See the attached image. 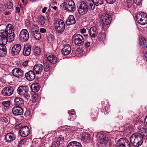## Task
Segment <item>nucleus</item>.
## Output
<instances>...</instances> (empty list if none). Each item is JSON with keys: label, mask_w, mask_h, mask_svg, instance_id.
I'll return each mask as SVG.
<instances>
[{"label": "nucleus", "mask_w": 147, "mask_h": 147, "mask_svg": "<svg viewBox=\"0 0 147 147\" xmlns=\"http://www.w3.org/2000/svg\"><path fill=\"white\" fill-rule=\"evenodd\" d=\"M14 30L10 24H7L5 30H0V43L3 42L5 44L8 41L11 42L13 41L15 38Z\"/></svg>", "instance_id": "nucleus-1"}, {"label": "nucleus", "mask_w": 147, "mask_h": 147, "mask_svg": "<svg viewBox=\"0 0 147 147\" xmlns=\"http://www.w3.org/2000/svg\"><path fill=\"white\" fill-rule=\"evenodd\" d=\"M130 142L134 146L139 147L141 145L143 142L142 133L136 132L132 134L130 137Z\"/></svg>", "instance_id": "nucleus-2"}, {"label": "nucleus", "mask_w": 147, "mask_h": 147, "mask_svg": "<svg viewBox=\"0 0 147 147\" xmlns=\"http://www.w3.org/2000/svg\"><path fill=\"white\" fill-rule=\"evenodd\" d=\"M78 11L79 13L81 15H85L88 12L89 9V3L87 5L85 2L82 1H79L77 5Z\"/></svg>", "instance_id": "nucleus-3"}, {"label": "nucleus", "mask_w": 147, "mask_h": 147, "mask_svg": "<svg viewBox=\"0 0 147 147\" xmlns=\"http://www.w3.org/2000/svg\"><path fill=\"white\" fill-rule=\"evenodd\" d=\"M100 19L102 21L101 26L102 28L104 29L107 28L109 27L107 26L111 22V17L108 14L104 13L101 16Z\"/></svg>", "instance_id": "nucleus-4"}, {"label": "nucleus", "mask_w": 147, "mask_h": 147, "mask_svg": "<svg viewBox=\"0 0 147 147\" xmlns=\"http://www.w3.org/2000/svg\"><path fill=\"white\" fill-rule=\"evenodd\" d=\"M54 26L56 31L59 33H62L65 28L64 22L60 19H57L55 21Z\"/></svg>", "instance_id": "nucleus-5"}, {"label": "nucleus", "mask_w": 147, "mask_h": 147, "mask_svg": "<svg viewBox=\"0 0 147 147\" xmlns=\"http://www.w3.org/2000/svg\"><path fill=\"white\" fill-rule=\"evenodd\" d=\"M62 5L65 8L64 9L67 11L73 12L76 10L75 4L72 0H66Z\"/></svg>", "instance_id": "nucleus-6"}, {"label": "nucleus", "mask_w": 147, "mask_h": 147, "mask_svg": "<svg viewBox=\"0 0 147 147\" xmlns=\"http://www.w3.org/2000/svg\"><path fill=\"white\" fill-rule=\"evenodd\" d=\"M136 18L138 23L142 25L147 24V15L144 13L138 12L136 14Z\"/></svg>", "instance_id": "nucleus-7"}, {"label": "nucleus", "mask_w": 147, "mask_h": 147, "mask_svg": "<svg viewBox=\"0 0 147 147\" xmlns=\"http://www.w3.org/2000/svg\"><path fill=\"white\" fill-rule=\"evenodd\" d=\"M18 94L22 96H24V98L27 100L29 99L30 95L28 94V88L27 86H19L18 89Z\"/></svg>", "instance_id": "nucleus-8"}, {"label": "nucleus", "mask_w": 147, "mask_h": 147, "mask_svg": "<svg viewBox=\"0 0 147 147\" xmlns=\"http://www.w3.org/2000/svg\"><path fill=\"white\" fill-rule=\"evenodd\" d=\"M72 39L74 43L78 46L82 45L84 42V39L82 36L79 34H75L74 35Z\"/></svg>", "instance_id": "nucleus-9"}, {"label": "nucleus", "mask_w": 147, "mask_h": 147, "mask_svg": "<svg viewBox=\"0 0 147 147\" xmlns=\"http://www.w3.org/2000/svg\"><path fill=\"white\" fill-rule=\"evenodd\" d=\"M117 147H131L129 141L124 138H121L118 140L116 143Z\"/></svg>", "instance_id": "nucleus-10"}, {"label": "nucleus", "mask_w": 147, "mask_h": 147, "mask_svg": "<svg viewBox=\"0 0 147 147\" xmlns=\"http://www.w3.org/2000/svg\"><path fill=\"white\" fill-rule=\"evenodd\" d=\"M29 37V33L27 30L26 29L22 30L20 32L19 35L20 40L23 42L27 41Z\"/></svg>", "instance_id": "nucleus-11"}, {"label": "nucleus", "mask_w": 147, "mask_h": 147, "mask_svg": "<svg viewBox=\"0 0 147 147\" xmlns=\"http://www.w3.org/2000/svg\"><path fill=\"white\" fill-rule=\"evenodd\" d=\"M13 91L14 90L12 87L8 86L4 88L1 91V93L3 95L7 96L11 95Z\"/></svg>", "instance_id": "nucleus-12"}, {"label": "nucleus", "mask_w": 147, "mask_h": 147, "mask_svg": "<svg viewBox=\"0 0 147 147\" xmlns=\"http://www.w3.org/2000/svg\"><path fill=\"white\" fill-rule=\"evenodd\" d=\"M12 113L16 116L21 115L24 113L23 109L19 106H14L12 109Z\"/></svg>", "instance_id": "nucleus-13"}, {"label": "nucleus", "mask_w": 147, "mask_h": 147, "mask_svg": "<svg viewBox=\"0 0 147 147\" xmlns=\"http://www.w3.org/2000/svg\"><path fill=\"white\" fill-rule=\"evenodd\" d=\"M92 3H89V9L92 10L95 8V5H100L104 2V0H92Z\"/></svg>", "instance_id": "nucleus-14"}, {"label": "nucleus", "mask_w": 147, "mask_h": 147, "mask_svg": "<svg viewBox=\"0 0 147 147\" xmlns=\"http://www.w3.org/2000/svg\"><path fill=\"white\" fill-rule=\"evenodd\" d=\"M19 133L20 135L22 137H25L30 134L29 128L27 126H24L20 129Z\"/></svg>", "instance_id": "nucleus-15"}, {"label": "nucleus", "mask_w": 147, "mask_h": 147, "mask_svg": "<svg viewBox=\"0 0 147 147\" xmlns=\"http://www.w3.org/2000/svg\"><path fill=\"white\" fill-rule=\"evenodd\" d=\"M12 73L14 76L18 78H21L24 76L23 71L18 68L13 69L12 71Z\"/></svg>", "instance_id": "nucleus-16"}, {"label": "nucleus", "mask_w": 147, "mask_h": 147, "mask_svg": "<svg viewBox=\"0 0 147 147\" xmlns=\"http://www.w3.org/2000/svg\"><path fill=\"white\" fill-rule=\"evenodd\" d=\"M25 77L29 81H32L35 78V74L34 71L30 70L25 73Z\"/></svg>", "instance_id": "nucleus-17"}, {"label": "nucleus", "mask_w": 147, "mask_h": 147, "mask_svg": "<svg viewBox=\"0 0 147 147\" xmlns=\"http://www.w3.org/2000/svg\"><path fill=\"white\" fill-rule=\"evenodd\" d=\"M21 49V46L20 44L14 45L12 48L11 53L12 55H18L20 52Z\"/></svg>", "instance_id": "nucleus-18"}, {"label": "nucleus", "mask_w": 147, "mask_h": 147, "mask_svg": "<svg viewBox=\"0 0 147 147\" xmlns=\"http://www.w3.org/2000/svg\"><path fill=\"white\" fill-rule=\"evenodd\" d=\"M105 134H100L98 137V142L101 144H105L108 141L107 137L106 136Z\"/></svg>", "instance_id": "nucleus-19"}, {"label": "nucleus", "mask_w": 147, "mask_h": 147, "mask_svg": "<svg viewBox=\"0 0 147 147\" xmlns=\"http://www.w3.org/2000/svg\"><path fill=\"white\" fill-rule=\"evenodd\" d=\"M16 138V135L14 133L9 132L5 136V139L7 142H11L15 139Z\"/></svg>", "instance_id": "nucleus-20"}, {"label": "nucleus", "mask_w": 147, "mask_h": 147, "mask_svg": "<svg viewBox=\"0 0 147 147\" xmlns=\"http://www.w3.org/2000/svg\"><path fill=\"white\" fill-rule=\"evenodd\" d=\"M7 42H6L5 44H4L3 42L0 43V57H4L6 55L7 50L5 46V45L7 44Z\"/></svg>", "instance_id": "nucleus-21"}, {"label": "nucleus", "mask_w": 147, "mask_h": 147, "mask_svg": "<svg viewBox=\"0 0 147 147\" xmlns=\"http://www.w3.org/2000/svg\"><path fill=\"white\" fill-rule=\"evenodd\" d=\"M43 69V66L40 64H36L34 66L33 68V70L35 71L36 74H41Z\"/></svg>", "instance_id": "nucleus-22"}, {"label": "nucleus", "mask_w": 147, "mask_h": 147, "mask_svg": "<svg viewBox=\"0 0 147 147\" xmlns=\"http://www.w3.org/2000/svg\"><path fill=\"white\" fill-rule=\"evenodd\" d=\"M31 50V48L30 45H25L23 52V55L26 56H29L30 54Z\"/></svg>", "instance_id": "nucleus-23"}, {"label": "nucleus", "mask_w": 147, "mask_h": 147, "mask_svg": "<svg viewBox=\"0 0 147 147\" xmlns=\"http://www.w3.org/2000/svg\"><path fill=\"white\" fill-rule=\"evenodd\" d=\"M71 51V48L69 45H65L62 49L61 51L62 54L65 55H68Z\"/></svg>", "instance_id": "nucleus-24"}, {"label": "nucleus", "mask_w": 147, "mask_h": 147, "mask_svg": "<svg viewBox=\"0 0 147 147\" xmlns=\"http://www.w3.org/2000/svg\"><path fill=\"white\" fill-rule=\"evenodd\" d=\"M65 23L67 26L75 24L76 22L74 16L72 15H70L66 21Z\"/></svg>", "instance_id": "nucleus-25"}, {"label": "nucleus", "mask_w": 147, "mask_h": 147, "mask_svg": "<svg viewBox=\"0 0 147 147\" xmlns=\"http://www.w3.org/2000/svg\"><path fill=\"white\" fill-rule=\"evenodd\" d=\"M14 105L17 106L22 107L24 105V101L22 98L20 97H17L14 99Z\"/></svg>", "instance_id": "nucleus-26"}, {"label": "nucleus", "mask_w": 147, "mask_h": 147, "mask_svg": "<svg viewBox=\"0 0 147 147\" xmlns=\"http://www.w3.org/2000/svg\"><path fill=\"white\" fill-rule=\"evenodd\" d=\"M139 43L141 46L144 47H147V38L142 36L140 38Z\"/></svg>", "instance_id": "nucleus-27"}, {"label": "nucleus", "mask_w": 147, "mask_h": 147, "mask_svg": "<svg viewBox=\"0 0 147 147\" xmlns=\"http://www.w3.org/2000/svg\"><path fill=\"white\" fill-rule=\"evenodd\" d=\"M46 20L45 18L43 16H40L38 18L36 21L41 26H44Z\"/></svg>", "instance_id": "nucleus-28"}, {"label": "nucleus", "mask_w": 147, "mask_h": 147, "mask_svg": "<svg viewBox=\"0 0 147 147\" xmlns=\"http://www.w3.org/2000/svg\"><path fill=\"white\" fill-rule=\"evenodd\" d=\"M82 140L84 141V142L88 143L90 142V135L86 133H83L81 136Z\"/></svg>", "instance_id": "nucleus-29"}, {"label": "nucleus", "mask_w": 147, "mask_h": 147, "mask_svg": "<svg viewBox=\"0 0 147 147\" xmlns=\"http://www.w3.org/2000/svg\"><path fill=\"white\" fill-rule=\"evenodd\" d=\"M67 147H82V146L79 142L74 141L69 142Z\"/></svg>", "instance_id": "nucleus-30"}, {"label": "nucleus", "mask_w": 147, "mask_h": 147, "mask_svg": "<svg viewBox=\"0 0 147 147\" xmlns=\"http://www.w3.org/2000/svg\"><path fill=\"white\" fill-rule=\"evenodd\" d=\"M47 59L51 63L53 64H55L56 63L57 60V57L54 55H52L49 56L47 57Z\"/></svg>", "instance_id": "nucleus-31"}, {"label": "nucleus", "mask_w": 147, "mask_h": 147, "mask_svg": "<svg viewBox=\"0 0 147 147\" xmlns=\"http://www.w3.org/2000/svg\"><path fill=\"white\" fill-rule=\"evenodd\" d=\"M31 88L33 92H36L39 90L40 86L38 83H34L31 85Z\"/></svg>", "instance_id": "nucleus-32"}, {"label": "nucleus", "mask_w": 147, "mask_h": 147, "mask_svg": "<svg viewBox=\"0 0 147 147\" xmlns=\"http://www.w3.org/2000/svg\"><path fill=\"white\" fill-rule=\"evenodd\" d=\"M32 37L36 40H39L41 38V35L39 31L31 33Z\"/></svg>", "instance_id": "nucleus-33"}, {"label": "nucleus", "mask_w": 147, "mask_h": 147, "mask_svg": "<svg viewBox=\"0 0 147 147\" xmlns=\"http://www.w3.org/2000/svg\"><path fill=\"white\" fill-rule=\"evenodd\" d=\"M50 63L49 62H44L43 68L44 71L45 72H48L50 69Z\"/></svg>", "instance_id": "nucleus-34"}, {"label": "nucleus", "mask_w": 147, "mask_h": 147, "mask_svg": "<svg viewBox=\"0 0 147 147\" xmlns=\"http://www.w3.org/2000/svg\"><path fill=\"white\" fill-rule=\"evenodd\" d=\"M41 50L39 47H34L33 52L36 56L39 55L41 53Z\"/></svg>", "instance_id": "nucleus-35"}, {"label": "nucleus", "mask_w": 147, "mask_h": 147, "mask_svg": "<svg viewBox=\"0 0 147 147\" xmlns=\"http://www.w3.org/2000/svg\"><path fill=\"white\" fill-rule=\"evenodd\" d=\"M133 2L132 0H127L125 3V6L127 8H129L132 6Z\"/></svg>", "instance_id": "nucleus-36"}, {"label": "nucleus", "mask_w": 147, "mask_h": 147, "mask_svg": "<svg viewBox=\"0 0 147 147\" xmlns=\"http://www.w3.org/2000/svg\"><path fill=\"white\" fill-rule=\"evenodd\" d=\"M38 31H39V29L37 25H33L31 30V33Z\"/></svg>", "instance_id": "nucleus-37"}, {"label": "nucleus", "mask_w": 147, "mask_h": 147, "mask_svg": "<svg viewBox=\"0 0 147 147\" xmlns=\"http://www.w3.org/2000/svg\"><path fill=\"white\" fill-rule=\"evenodd\" d=\"M98 34V32H93L92 30H90V35L91 38H95L96 37Z\"/></svg>", "instance_id": "nucleus-38"}, {"label": "nucleus", "mask_w": 147, "mask_h": 147, "mask_svg": "<svg viewBox=\"0 0 147 147\" xmlns=\"http://www.w3.org/2000/svg\"><path fill=\"white\" fill-rule=\"evenodd\" d=\"M60 145L59 141L57 140L52 143L53 147H59Z\"/></svg>", "instance_id": "nucleus-39"}, {"label": "nucleus", "mask_w": 147, "mask_h": 147, "mask_svg": "<svg viewBox=\"0 0 147 147\" xmlns=\"http://www.w3.org/2000/svg\"><path fill=\"white\" fill-rule=\"evenodd\" d=\"M47 39L49 41L50 43H51L54 41L55 38L54 36L50 35L48 36Z\"/></svg>", "instance_id": "nucleus-40"}, {"label": "nucleus", "mask_w": 147, "mask_h": 147, "mask_svg": "<svg viewBox=\"0 0 147 147\" xmlns=\"http://www.w3.org/2000/svg\"><path fill=\"white\" fill-rule=\"evenodd\" d=\"M105 30H102L101 32H100V38H102V39H105L106 37V35L105 33Z\"/></svg>", "instance_id": "nucleus-41"}, {"label": "nucleus", "mask_w": 147, "mask_h": 147, "mask_svg": "<svg viewBox=\"0 0 147 147\" xmlns=\"http://www.w3.org/2000/svg\"><path fill=\"white\" fill-rule=\"evenodd\" d=\"M69 116L68 117L69 120L72 121L74 120L76 118V115H70L69 114Z\"/></svg>", "instance_id": "nucleus-42"}, {"label": "nucleus", "mask_w": 147, "mask_h": 147, "mask_svg": "<svg viewBox=\"0 0 147 147\" xmlns=\"http://www.w3.org/2000/svg\"><path fill=\"white\" fill-rule=\"evenodd\" d=\"M7 7L9 9H11L13 7V4L12 2H8L7 3Z\"/></svg>", "instance_id": "nucleus-43"}, {"label": "nucleus", "mask_w": 147, "mask_h": 147, "mask_svg": "<svg viewBox=\"0 0 147 147\" xmlns=\"http://www.w3.org/2000/svg\"><path fill=\"white\" fill-rule=\"evenodd\" d=\"M38 96V95L34 94L33 95L32 98V102H36L37 101V99Z\"/></svg>", "instance_id": "nucleus-44"}, {"label": "nucleus", "mask_w": 147, "mask_h": 147, "mask_svg": "<svg viewBox=\"0 0 147 147\" xmlns=\"http://www.w3.org/2000/svg\"><path fill=\"white\" fill-rule=\"evenodd\" d=\"M1 120L2 121L5 122V123H7L8 122V120L7 118L6 117H3L1 118Z\"/></svg>", "instance_id": "nucleus-45"}, {"label": "nucleus", "mask_w": 147, "mask_h": 147, "mask_svg": "<svg viewBox=\"0 0 147 147\" xmlns=\"http://www.w3.org/2000/svg\"><path fill=\"white\" fill-rule=\"evenodd\" d=\"M22 123H19L17 125L15 126V128L16 129H20L21 128H22Z\"/></svg>", "instance_id": "nucleus-46"}, {"label": "nucleus", "mask_w": 147, "mask_h": 147, "mask_svg": "<svg viewBox=\"0 0 147 147\" xmlns=\"http://www.w3.org/2000/svg\"><path fill=\"white\" fill-rule=\"evenodd\" d=\"M142 0H134V2L137 5H139L141 3Z\"/></svg>", "instance_id": "nucleus-47"}, {"label": "nucleus", "mask_w": 147, "mask_h": 147, "mask_svg": "<svg viewBox=\"0 0 147 147\" xmlns=\"http://www.w3.org/2000/svg\"><path fill=\"white\" fill-rule=\"evenodd\" d=\"M106 2L109 4H113L116 1V0H105Z\"/></svg>", "instance_id": "nucleus-48"}, {"label": "nucleus", "mask_w": 147, "mask_h": 147, "mask_svg": "<svg viewBox=\"0 0 147 147\" xmlns=\"http://www.w3.org/2000/svg\"><path fill=\"white\" fill-rule=\"evenodd\" d=\"M90 30H91V31L92 30L93 32H98V31H97V30L95 26H93V27H91L90 29Z\"/></svg>", "instance_id": "nucleus-49"}, {"label": "nucleus", "mask_w": 147, "mask_h": 147, "mask_svg": "<svg viewBox=\"0 0 147 147\" xmlns=\"http://www.w3.org/2000/svg\"><path fill=\"white\" fill-rule=\"evenodd\" d=\"M90 45V42H86L84 44V45L85 46V47L86 48H87L89 47Z\"/></svg>", "instance_id": "nucleus-50"}, {"label": "nucleus", "mask_w": 147, "mask_h": 147, "mask_svg": "<svg viewBox=\"0 0 147 147\" xmlns=\"http://www.w3.org/2000/svg\"><path fill=\"white\" fill-rule=\"evenodd\" d=\"M64 140V137L62 135H60L59 137L57 138V140L60 141L63 140Z\"/></svg>", "instance_id": "nucleus-51"}, {"label": "nucleus", "mask_w": 147, "mask_h": 147, "mask_svg": "<svg viewBox=\"0 0 147 147\" xmlns=\"http://www.w3.org/2000/svg\"><path fill=\"white\" fill-rule=\"evenodd\" d=\"M68 113L69 114H70V115H76L75 114V111L74 110H72L71 111H69L68 112Z\"/></svg>", "instance_id": "nucleus-52"}, {"label": "nucleus", "mask_w": 147, "mask_h": 147, "mask_svg": "<svg viewBox=\"0 0 147 147\" xmlns=\"http://www.w3.org/2000/svg\"><path fill=\"white\" fill-rule=\"evenodd\" d=\"M28 62L27 61H25L23 63L22 65L23 66L26 67L28 65Z\"/></svg>", "instance_id": "nucleus-53"}, {"label": "nucleus", "mask_w": 147, "mask_h": 147, "mask_svg": "<svg viewBox=\"0 0 147 147\" xmlns=\"http://www.w3.org/2000/svg\"><path fill=\"white\" fill-rule=\"evenodd\" d=\"M46 31V30L45 28H41L40 29V33H45Z\"/></svg>", "instance_id": "nucleus-54"}, {"label": "nucleus", "mask_w": 147, "mask_h": 147, "mask_svg": "<svg viewBox=\"0 0 147 147\" xmlns=\"http://www.w3.org/2000/svg\"><path fill=\"white\" fill-rule=\"evenodd\" d=\"M2 104L3 105H9L10 104V101H7L6 102H3L2 103Z\"/></svg>", "instance_id": "nucleus-55"}, {"label": "nucleus", "mask_w": 147, "mask_h": 147, "mask_svg": "<svg viewBox=\"0 0 147 147\" xmlns=\"http://www.w3.org/2000/svg\"><path fill=\"white\" fill-rule=\"evenodd\" d=\"M24 142H25V140H21L20 142V143L19 144V145L20 146H21L20 144H24Z\"/></svg>", "instance_id": "nucleus-56"}, {"label": "nucleus", "mask_w": 147, "mask_h": 147, "mask_svg": "<svg viewBox=\"0 0 147 147\" xmlns=\"http://www.w3.org/2000/svg\"><path fill=\"white\" fill-rule=\"evenodd\" d=\"M142 135H143V138L144 137L145 138L147 139V132L144 133L143 134H142Z\"/></svg>", "instance_id": "nucleus-57"}, {"label": "nucleus", "mask_w": 147, "mask_h": 147, "mask_svg": "<svg viewBox=\"0 0 147 147\" xmlns=\"http://www.w3.org/2000/svg\"><path fill=\"white\" fill-rule=\"evenodd\" d=\"M144 121L146 126L147 127V116L145 117Z\"/></svg>", "instance_id": "nucleus-58"}, {"label": "nucleus", "mask_w": 147, "mask_h": 147, "mask_svg": "<svg viewBox=\"0 0 147 147\" xmlns=\"http://www.w3.org/2000/svg\"><path fill=\"white\" fill-rule=\"evenodd\" d=\"M16 12L19 13L20 11V9L19 7H16Z\"/></svg>", "instance_id": "nucleus-59"}, {"label": "nucleus", "mask_w": 147, "mask_h": 147, "mask_svg": "<svg viewBox=\"0 0 147 147\" xmlns=\"http://www.w3.org/2000/svg\"><path fill=\"white\" fill-rule=\"evenodd\" d=\"M81 30V32L82 33H85L86 32V30L85 29L83 28Z\"/></svg>", "instance_id": "nucleus-60"}, {"label": "nucleus", "mask_w": 147, "mask_h": 147, "mask_svg": "<svg viewBox=\"0 0 147 147\" xmlns=\"http://www.w3.org/2000/svg\"><path fill=\"white\" fill-rule=\"evenodd\" d=\"M142 131H143L144 133H146L147 132V129L146 128H142Z\"/></svg>", "instance_id": "nucleus-61"}, {"label": "nucleus", "mask_w": 147, "mask_h": 147, "mask_svg": "<svg viewBox=\"0 0 147 147\" xmlns=\"http://www.w3.org/2000/svg\"><path fill=\"white\" fill-rule=\"evenodd\" d=\"M47 7H44L42 10V12L43 13H45L46 11Z\"/></svg>", "instance_id": "nucleus-62"}, {"label": "nucleus", "mask_w": 147, "mask_h": 147, "mask_svg": "<svg viewBox=\"0 0 147 147\" xmlns=\"http://www.w3.org/2000/svg\"><path fill=\"white\" fill-rule=\"evenodd\" d=\"M51 7L53 9L55 10L56 11H57V7L56 6H51Z\"/></svg>", "instance_id": "nucleus-63"}, {"label": "nucleus", "mask_w": 147, "mask_h": 147, "mask_svg": "<svg viewBox=\"0 0 147 147\" xmlns=\"http://www.w3.org/2000/svg\"><path fill=\"white\" fill-rule=\"evenodd\" d=\"M145 58L144 59H145L147 61V52H146L145 55Z\"/></svg>", "instance_id": "nucleus-64"}]
</instances>
